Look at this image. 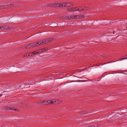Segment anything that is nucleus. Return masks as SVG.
<instances>
[{"mask_svg":"<svg viewBox=\"0 0 127 127\" xmlns=\"http://www.w3.org/2000/svg\"><path fill=\"white\" fill-rule=\"evenodd\" d=\"M78 15H70L69 16L64 15L62 16L61 18L66 20H72L78 19Z\"/></svg>","mask_w":127,"mask_h":127,"instance_id":"f257e3e1","label":"nucleus"},{"mask_svg":"<svg viewBox=\"0 0 127 127\" xmlns=\"http://www.w3.org/2000/svg\"><path fill=\"white\" fill-rule=\"evenodd\" d=\"M44 43V41H39L37 42H34L29 44L30 48H32L34 47H36L38 46V45L43 44Z\"/></svg>","mask_w":127,"mask_h":127,"instance_id":"f03ea898","label":"nucleus"},{"mask_svg":"<svg viewBox=\"0 0 127 127\" xmlns=\"http://www.w3.org/2000/svg\"><path fill=\"white\" fill-rule=\"evenodd\" d=\"M14 5L12 4H9L6 5H2V9L8 8L13 7Z\"/></svg>","mask_w":127,"mask_h":127,"instance_id":"7ed1b4c3","label":"nucleus"},{"mask_svg":"<svg viewBox=\"0 0 127 127\" xmlns=\"http://www.w3.org/2000/svg\"><path fill=\"white\" fill-rule=\"evenodd\" d=\"M4 109L5 110H13L15 111H18L19 109H16L14 107H9L8 106H6L4 107Z\"/></svg>","mask_w":127,"mask_h":127,"instance_id":"20e7f679","label":"nucleus"},{"mask_svg":"<svg viewBox=\"0 0 127 127\" xmlns=\"http://www.w3.org/2000/svg\"><path fill=\"white\" fill-rule=\"evenodd\" d=\"M38 53V52H37L36 51H34L33 53H31L29 54H26V55H25L24 56V57H25L26 56V57H28L30 56H32V55H35L36 54H37Z\"/></svg>","mask_w":127,"mask_h":127,"instance_id":"39448f33","label":"nucleus"},{"mask_svg":"<svg viewBox=\"0 0 127 127\" xmlns=\"http://www.w3.org/2000/svg\"><path fill=\"white\" fill-rule=\"evenodd\" d=\"M59 3H55L54 4H49L48 6L52 7H58L59 6Z\"/></svg>","mask_w":127,"mask_h":127,"instance_id":"423d86ee","label":"nucleus"},{"mask_svg":"<svg viewBox=\"0 0 127 127\" xmlns=\"http://www.w3.org/2000/svg\"><path fill=\"white\" fill-rule=\"evenodd\" d=\"M65 6L70 7L72 6L73 5V3L70 2H65Z\"/></svg>","mask_w":127,"mask_h":127,"instance_id":"0eeeda50","label":"nucleus"},{"mask_svg":"<svg viewBox=\"0 0 127 127\" xmlns=\"http://www.w3.org/2000/svg\"><path fill=\"white\" fill-rule=\"evenodd\" d=\"M53 38H49L47 39H46L44 41H44V43L43 44L45 43V42H49L50 41H52L53 40Z\"/></svg>","mask_w":127,"mask_h":127,"instance_id":"6e6552de","label":"nucleus"},{"mask_svg":"<svg viewBox=\"0 0 127 127\" xmlns=\"http://www.w3.org/2000/svg\"><path fill=\"white\" fill-rule=\"evenodd\" d=\"M50 100H45L43 101L42 103V104H49Z\"/></svg>","mask_w":127,"mask_h":127,"instance_id":"1a4fd4ad","label":"nucleus"},{"mask_svg":"<svg viewBox=\"0 0 127 127\" xmlns=\"http://www.w3.org/2000/svg\"><path fill=\"white\" fill-rule=\"evenodd\" d=\"M82 8L80 7H75V9L74 11H80L82 10Z\"/></svg>","mask_w":127,"mask_h":127,"instance_id":"9d476101","label":"nucleus"},{"mask_svg":"<svg viewBox=\"0 0 127 127\" xmlns=\"http://www.w3.org/2000/svg\"><path fill=\"white\" fill-rule=\"evenodd\" d=\"M75 9V7H72L67 8L66 10L67 11H72L73 12L75 11H74Z\"/></svg>","mask_w":127,"mask_h":127,"instance_id":"9b49d317","label":"nucleus"},{"mask_svg":"<svg viewBox=\"0 0 127 127\" xmlns=\"http://www.w3.org/2000/svg\"><path fill=\"white\" fill-rule=\"evenodd\" d=\"M1 27H2V30H4V29L8 30L10 28V27H9L8 26H6Z\"/></svg>","mask_w":127,"mask_h":127,"instance_id":"f8f14e48","label":"nucleus"},{"mask_svg":"<svg viewBox=\"0 0 127 127\" xmlns=\"http://www.w3.org/2000/svg\"><path fill=\"white\" fill-rule=\"evenodd\" d=\"M78 19L84 18L85 17V16L84 15H78Z\"/></svg>","mask_w":127,"mask_h":127,"instance_id":"ddd939ff","label":"nucleus"},{"mask_svg":"<svg viewBox=\"0 0 127 127\" xmlns=\"http://www.w3.org/2000/svg\"><path fill=\"white\" fill-rule=\"evenodd\" d=\"M48 49L47 48H44L39 50V52H44L45 50H47Z\"/></svg>","mask_w":127,"mask_h":127,"instance_id":"4468645a","label":"nucleus"},{"mask_svg":"<svg viewBox=\"0 0 127 127\" xmlns=\"http://www.w3.org/2000/svg\"><path fill=\"white\" fill-rule=\"evenodd\" d=\"M59 7H61L62 6L65 7V2L59 3Z\"/></svg>","mask_w":127,"mask_h":127,"instance_id":"2eb2a0df","label":"nucleus"},{"mask_svg":"<svg viewBox=\"0 0 127 127\" xmlns=\"http://www.w3.org/2000/svg\"><path fill=\"white\" fill-rule=\"evenodd\" d=\"M82 10L86 11H87L89 9V8H88L87 7H85L84 8H82Z\"/></svg>","mask_w":127,"mask_h":127,"instance_id":"dca6fc26","label":"nucleus"},{"mask_svg":"<svg viewBox=\"0 0 127 127\" xmlns=\"http://www.w3.org/2000/svg\"><path fill=\"white\" fill-rule=\"evenodd\" d=\"M125 57L124 58H123L121 59L120 60H120L121 61H122L123 60L125 59H127V55H125L124 56Z\"/></svg>","mask_w":127,"mask_h":127,"instance_id":"f3484780","label":"nucleus"},{"mask_svg":"<svg viewBox=\"0 0 127 127\" xmlns=\"http://www.w3.org/2000/svg\"><path fill=\"white\" fill-rule=\"evenodd\" d=\"M54 101H52V100H50V102H49V104H53L54 103H55L56 102V101L54 100H53Z\"/></svg>","mask_w":127,"mask_h":127,"instance_id":"a211bd4d","label":"nucleus"},{"mask_svg":"<svg viewBox=\"0 0 127 127\" xmlns=\"http://www.w3.org/2000/svg\"><path fill=\"white\" fill-rule=\"evenodd\" d=\"M30 48V47L29 46V44L28 45L25 47V49H29Z\"/></svg>","mask_w":127,"mask_h":127,"instance_id":"6ab92c4d","label":"nucleus"},{"mask_svg":"<svg viewBox=\"0 0 127 127\" xmlns=\"http://www.w3.org/2000/svg\"><path fill=\"white\" fill-rule=\"evenodd\" d=\"M2 5H0V9H2Z\"/></svg>","mask_w":127,"mask_h":127,"instance_id":"aec40b11","label":"nucleus"},{"mask_svg":"<svg viewBox=\"0 0 127 127\" xmlns=\"http://www.w3.org/2000/svg\"><path fill=\"white\" fill-rule=\"evenodd\" d=\"M20 105L21 106H22L23 105V104H20Z\"/></svg>","mask_w":127,"mask_h":127,"instance_id":"412c9836","label":"nucleus"},{"mask_svg":"<svg viewBox=\"0 0 127 127\" xmlns=\"http://www.w3.org/2000/svg\"><path fill=\"white\" fill-rule=\"evenodd\" d=\"M2 27H0V29H2Z\"/></svg>","mask_w":127,"mask_h":127,"instance_id":"4be33fe9","label":"nucleus"}]
</instances>
